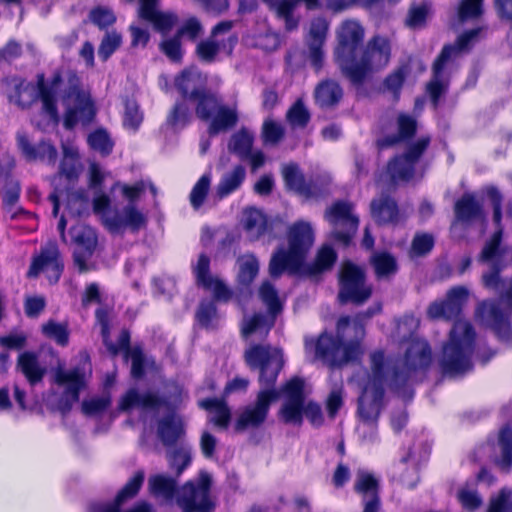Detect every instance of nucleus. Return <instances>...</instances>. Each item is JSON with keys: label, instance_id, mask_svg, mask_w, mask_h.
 I'll return each instance as SVG.
<instances>
[{"label": "nucleus", "instance_id": "obj_37", "mask_svg": "<svg viewBox=\"0 0 512 512\" xmlns=\"http://www.w3.org/2000/svg\"><path fill=\"white\" fill-rule=\"evenodd\" d=\"M176 479L165 474H156L148 479V488L150 493L165 503L177 501Z\"/></svg>", "mask_w": 512, "mask_h": 512}, {"label": "nucleus", "instance_id": "obj_44", "mask_svg": "<svg viewBox=\"0 0 512 512\" xmlns=\"http://www.w3.org/2000/svg\"><path fill=\"white\" fill-rule=\"evenodd\" d=\"M417 123L413 116L399 113L397 116L398 134L388 136L378 142L381 148L391 146L399 141L411 138L416 132Z\"/></svg>", "mask_w": 512, "mask_h": 512}, {"label": "nucleus", "instance_id": "obj_25", "mask_svg": "<svg viewBox=\"0 0 512 512\" xmlns=\"http://www.w3.org/2000/svg\"><path fill=\"white\" fill-rule=\"evenodd\" d=\"M70 235L73 242L77 245L74 252V264L80 273L89 270L87 260L92 256L97 244V236L89 226L77 224L70 229Z\"/></svg>", "mask_w": 512, "mask_h": 512}, {"label": "nucleus", "instance_id": "obj_2", "mask_svg": "<svg viewBox=\"0 0 512 512\" xmlns=\"http://www.w3.org/2000/svg\"><path fill=\"white\" fill-rule=\"evenodd\" d=\"M419 326V320L413 315L404 316L397 325V337L405 343L404 356L402 359L393 361L386 357L382 351H375L370 355V373L372 375V356L381 354L384 366L381 374L387 379L383 383V389L389 387L398 390L412 381L417 373L424 371L431 363V349L428 343L421 338L415 337L414 333Z\"/></svg>", "mask_w": 512, "mask_h": 512}, {"label": "nucleus", "instance_id": "obj_12", "mask_svg": "<svg viewBox=\"0 0 512 512\" xmlns=\"http://www.w3.org/2000/svg\"><path fill=\"white\" fill-rule=\"evenodd\" d=\"M212 477L201 471L195 480L186 482L177 493V504L183 512H212L215 504L210 495Z\"/></svg>", "mask_w": 512, "mask_h": 512}, {"label": "nucleus", "instance_id": "obj_16", "mask_svg": "<svg viewBox=\"0 0 512 512\" xmlns=\"http://www.w3.org/2000/svg\"><path fill=\"white\" fill-rule=\"evenodd\" d=\"M259 296L263 303L268 307L269 316L262 313L255 314L252 317H245L242 325V333L248 336L259 332L266 335L274 325V319L277 313L281 311V304L275 287L268 281L262 283L259 289Z\"/></svg>", "mask_w": 512, "mask_h": 512}, {"label": "nucleus", "instance_id": "obj_54", "mask_svg": "<svg viewBox=\"0 0 512 512\" xmlns=\"http://www.w3.org/2000/svg\"><path fill=\"white\" fill-rule=\"evenodd\" d=\"M128 500V483L124 484L114 501L108 503H92L89 512H128L123 505Z\"/></svg>", "mask_w": 512, "mask_h": 512}, {"label": "nucleus", "instance_id": "obj_48", "mask_svg": "<svg viewBox=\"0 0 512 512\" xmlns=\"http://www.w3.org/2000/svg\"><path fill=\"white\" fill-rule=\"evenodd\" d=\"M130 359L132 360L131 373L134 377H141L147 371L156 370L155 360L147 356L138 346H130Z\"/></svg>", "mask_w": 512, "mask_h": 512}, {"label": "nucleus", "instance_id": "obj_28", "mask_svg": "<svg viewBox=\"0 0 512 512\" xmlns=\"http://www.w3.org/2000/svg\"><path fill=\"white\" fill-rule=\"evenodd\" d=\"M209 268V257L205 254H200L197 262L192 265L197 284L212 291L215 299L219 301L229 300L232 295L231 291L221 279L210 275Z\"/></svg>", "mask_w": 512, "mask_h": 512}, {"label": "nucleus", "instance_id": "obj_43", "mask_svg": "<svg viewBox=\"0 0 512 512\" xmlns=\"http://www.w3.org/2000/svg\"><path fill=\"white\" fill-rule=\"evenodd\" d=\"M245 178L246 170L241 165H237L230 171L225 172L216 187L218 197L222 199L238 190Z\"/></svg>", "mask_w": 512, "mask_h": 512}, {"label": "nucleus", "instance_id": "obj_15", "mask_svg": "<svg viewBox=\"0 0 512 512\" xmlns=\"http://www.w3.org/2000/svg\"><path fill=\"white\" fill-rule=\"evenodd\" d=\"M233 21H222L212 30L211 36L200 41L196 47V54L205 63H212L217 60L220 52L230 55L238 41L235 35H231Z\"/></svg>", "mask_w": 512, "mask_h": 512}, {"label": "nucleus", "instance_id": "obj_35", "mask_svg": "<svg viewBox=\"0 0 512 512\" xmlns=\"http://www.w3.org/2000/svg\"><path fill=\"white\" fill-rule=\"evenodd\" d=\"M16 369L23 374L32 386L40 383L47 373L46 366L34 352L25 351L18 356Z\"/></svg>", "mask_w": 512, "mask_h": 512}, {"label": "nucleus", "instance_id": "obj_20", "mask_svg": "<svg viewBox=\"0 0 512 512\" xmlns=\"http://www.w3.org/2000/svg\"><path fill=\"white\" fill-rule=\"evenodd\" d=\"M63 268L64 265L56 243L49 242L41 248L39 255L33 257L27 276L36 278L44 272L51 283H56L60 279Z\"/></svg>", "mask_w": 512, "mask_h": 512}, {"label": "nucleus", "instance_id": "obj_52", "mask_svg": "<svg viewBox=\"0 0 512 512\" xmlns=\"http://www.w3.org/2000/svg\"><path fill=\"white\" fill-rule=\"evenodd\" d=\"M111 404V396L104 391L100 396L85 399L81 404V411L85 416L92 417L102 414Z\"/></svg>", "mask_w": 512, "mask_h": 512}, {"label": "nucleus", "instance_id": "obj_27", "mask_svg": "<svg viewBox=\"0 0 512 512\" xmlns=\"http://www.w3.org/2000/svg\"><path fill=\"white\" fill-rule=\"evenodd\" d=\"M469 291L464 286H456L447 292L446 299L431 303L427 309V315L431 319L456 318L462 306L468 299Z\"/></svg>", "mask_w": 512, "mask_h": 512}, {"label": "nucleus", "instance_id": "obj_57", "mask_svg": "<svg viewBox=\"0 0 512 512\" xmlns=\"http://www.w3.org/2000/svg\"><path fill=\"white\" fill-rule=\"evenodd\" d=\"M211 185V174L205 173L193 186L189 201L194 210H198L204 203Z\"/></svg>", "mask_w": 512, "mask_h": 512}, {"label": "nucleus", "instance_id": "obj_17", "mask_svg": "<svg viewBox=\"0 0 512 512\" xmlns=\"http://www.w3.org/2000/svg\"><path fill=\"white\" fill-rule=\"evenodd\" d=\"M324 217L332 226L333 237L348 245L359 224V219L353 212V205L346 201H337L326 210Z\"/></svg>", "mask_w": 512, "mask_h": 512}, {"label": "nucleus", "instance_id": "obj_47", "mask_svg": "<svg viewBox=\"0 0 512 512\" xmlns=\"http://www.w3.org/2000/svg\"><path fill=\"white\" fill-rule=\"evenodd\" d=\"M238 283L243 287H248L259 272V262L253 254H245L238 258Z\"/></svg>", "mask_w": 512, "mask_h": 512}, {"label": "nucleus", "instance_id": "obj_19", "mask_svg": "<svg viewBox=\"0 0 512 512\" xmlns=\"http://www.w3.org/2000/svg\"><path fill=\"white\" fill-rule=\"evenodd\" d=\"M430 143L429 137H422L409 146L406 152L389 162L387 171L393 182L408 181L415 175V167Z\"/></svg>", "mask_w": 512, "mask_h": 512}, {"label": "nucleus", "instance_id": "obj_62", "mask_svg": "<svg viewBox=\"0 0 512 512\" xmlns=\"http://www.w3.org/2000/svg\"><path fill=\"white\" fill-rule=\"evenodd\" d=\"M42 331L48 338L55 340L57 344L61 346L67 345L69 333L66 325L49 321L43 325Z\"/></svg>", "mask_w": 512, "mask_h": 512}, {"label": "nucleus", "instance_id": "obj_1", "mask_svg": "<svg viewBox=\"0 0 512 512\" xmlns=\"http://www.w3.org/2000/svg\"><path fill=\"white\" fill-rule=\"evenodd\" d=\"M245 357L250 367L260 369L261 389L255 400L239 411L235 429L240 432L258 429L266 422L271 405L279 397L274 384L284 364L281 350L270 346H254Z\"/></svg>", "mask_w": 512, "mask_h": 512}, {"label": "nucleus", "instance_id": "obj_18", "mask_svg": "<svg viewBox=\"0 0 512 512\" xmlns=\"http://www.w3.org/2000/svg\"><path fill=\"white\" fill-rule=\"evenodd\" d=\"M87 372L85 367L76 366L70 369H58L55 382L64 387V392L58 401V410L67 414L73 405L79 401V394L86 386Z\"/></svg>", "mask_w": 512, "mask_h": 512}, {"label": "nucleus", "instance_id": "obj_61", "mask_svg": "<svg viewBox=\"0 0 512 512\" xmlns=\"http://www.w3.org/2000/svg\"><path fill=\"white\" fill-rule=\"evenodd\" d=\"M90 147L103 155H108L112 151L113 143L108 133L99 129L91 133L88 137Z\"/></svg>", "mask_w": 512, "mask_h": 512}, {"label": "nucleus", "instance_id": "obj_8", "mask_svg": "<svg viewBox=\"0 0 512 512\" xmlns=\"http://www.w3.org/2000/svg\"><path fill=\"white\" fill-rule=\"evenodd\" d=\"M475 332L468 321L457 320L443 347L441 366L445 374L463 375L472 369Z\"/></svg>", "mask_w": 512, "mask_h": 512}, {"label": "nucleus", "instance_id": "obj_33", "mask_svg": "<svg viewBox=\"0 0 512 512\" xmlns=\"http://www.w3.org/2000/svg\"><path fill=\"white\" fill-rule=\"evenodd\" d=\"M203 84L201 73L196 69L184 70L176 79L175 86L181 92L184 98L197 101L204 95H211L201 89Z\"/></svg>", "mask_w": 512, "mask_h": 512}, {"label": "nucleus", "instance_id": "obj_32", "mask_svg": "<svg viewBox=\"0 0 512 512\" xmlns=\"http://www.w3.org/2000/svg\"><path fill=\"white\" fill-rule=\"evenodd\" d=\"M482 319L490 325L497 336L504 341L512 338V323L503 318L502 312L494 302H484L478 309Z\"/></svg>", "mask_w": 512, "mask_h": 512}, {"label": "nucleus", "instance_id": "obj_40", "mask_svg": "<svg viewBox=\"0 0 512 512\" xmlns=\"http://www.w3.org/2000/svg\"><path fill=\"white\" fill-rule=\"evenodd\" d=\"M282 174L289 189L307 198L318 196L314 185L305 182L297 164L290 163L285 165L282 169Z\"/></svg>", "mask_w": 512, "mask_h": 512}, {"label": "nucleus", "instance_id": "obj_41", "mask_svg": "<svg viewBox=\"0 0 512 512\" xmlns=\"http://www.w3.org/2000/svg\"><path fill=\"white\" fill-rule=\"evenodd\" d=\"M455 216L461 222L483 219L482 204L474 194L466 193L455 203Z\"/></svg>", "mask_w": 512, "mask_h": 512}, {"label": "nucleus", "instance_id": "obj_3", "mask_svg": "<svg viewBox=\"0 0 512 512\" xmlns=\"http://www.w3.org/2000/svg\"><path fill=\"white\" fill-rule=\"evenodd\" d=\"M381 304L376 303L364 314L355 318L341 317L337 322V336L322 334L316 342L306 341L307 350L314 349L317 358L330 366H341L356 360L362 354L361 340L365 331L363 320L369 319L381 311Z\"/></svg>", "mask_w": 512, "mask_h": 512}, {"label": "nucleus", "instance_id": "obj_51", "mask_svg": "<svg viewBox=\"0 0 512 512\" xmlns=\"http://www.w3.org/2000/svg\"><path fill=\"white\" fill-rule=\"evenodd\" d=\"M169 465L172 469H176L179 476L191 463L192 448L188 444L181 445L167 454Z\"/></svg>", "mask_w": 512, "mask_h": 512}, {"label": "nucleus", "instance_id": "obj_14", "mask_svg": "<svg viewBox=\"0 0 512 512\" xmlns=\"http://www.w3.org/2000/svg\"><path fill=\"white\" fill-rule=\"evenodd\" d=\"M371 294L372 287L366 283L363 269L351 262H345L339 275V301L342 304L351 302L361 305Z\"/></svg>", "mask_w": 512, "mask_h": 512}, {"label": "nucleus", "instance_id": "obj_30", "mask_svg": "<svg viewBox=\"0 0 512 512\" xmlns=\"http://www.w3.org/2000/svg\"><path fill=\"white\" fill-rule=\"evenodd\" d=\"M268 8L275 13L276 17L283 21L286 31L291 32L298 28L300 16L296 9L301 2H304L308 9L318 6V0H262Z\"/></svg>", "mask_w": 512, "mask_h": 512}, {"label": "nucleus", "instance_id": "obj_53", "mask_svg": "<svg viewBox=\"0 0 512 512\" xmlns=\"http://www.w3.org/2000/svg\"><path fill=\"white\" fill-rule=\"evenodd\" d=\"M310 117V112L301 99H298L286 113V120L293 129L305 128Z\"/></svg>", "mask_w": 512, "mask_h": 512}, {"label": "nucleus", "instance_id": "obj_39", "mask_svg": "<svg viewBox=\"0 0 512 512\" xmlns=\"http://www.w3.org/2000/svg\"><path fill=\"white\" fill-rule=\"evenodd\" d=\"M241 223L250 240L259 239L267 230V217L256 208L250 207L243 210Z\"/></svg>", "mask_w": 512, "mask_h": 512}, {"label": "nucleus", "instance_id": "obj_38", "mask_svg": "<svg viewBox=\"0 0 512 512\" xmlns=\"http://www.w3.org/2000/svg\"><path fill=\"white\" fill-rule=\"evenodd\" d=\"M371 215L379 224L396 223L399 220L397 204L387 195H381L372 200Z\"/></svg>", "mask_w": 512, "mask_h": 512}, {"label": "nucleus", "instance_id": "obj_60", "mask_svg": "<svg viewBox=\"0 0 512 512\" xmlns=\"http://www.w3.org/2000/svg\"><path fill=\"white\" fill-rule=\"evenodd\" d=\"M189 108L185 103H176L167 117V124L173 129H182L189 122Z\"/></svg>", "mask_w": 512, "mask_h": 512}, {"label": "nucleus", "instance_id": "obj_13", "mask_svg": "<svg viewBox=\"0 0 512 512\" xmlns=\"http://www.w3.org/2000/svg\"><path fill=\"white\" fill-rule=\"evenodd\" d=\"M196 115L202 120H210L208 133L216 135L233 128L238 121L235 106L222 104L214 95H204L196 106Z\"/></svg>", "mask_w": 512, "mask_h": 512}, {"label": "nucleus", "instance_id": "obj_58", "mask_svg": "<svg viewBox=\"0 0 512 512\" xmlns=\"http://www.w3.org/2000/svg\"><path fill=\"white\" fill-rule=\"evenodd\" d=\"M486 512H512V489L503 487L491 496Z\"/></svg>", "mask_w": 512, "mask_h": 512}, {"label": "nucleus", "instance_id": "obj_50", "mask_svg": "<svg viewBox=\"0 0 512 512\" xmlns=\"http://www.w3.org/2000/svg\"><path fill=\"white\" fill-rule=\"evenodd\" d=\"M253 136L247 130H240L231 136L228 148L241 159H247L251 152Z\"/></svg>", "mask_w": 512, "mask_h": 512}, {"label": "nucleus", "instance_id": "obj_34", "mask_svg": "<svg viewBox=\"0 0 512 512\" xmlns=\"http://www.w3.org/2000/svg\"><path fill=\"white\" fill-rule=\"evenodd\" d=\"M109 312L105 307H100L95 312L97 323L101 327V336L108 351L112 355L120 353L125 362H128V331L124 330L117 345L109 341Z\"/></svg>", "mask_w": 512, "mask_h": 512}, {"label": "nucleus", "instance_id": "obj_64", "mask_svg": "<svg viewBox=\"0 0 512 512\" xmlns=\"http://www.w3.org/2000/svg\"><path fill=\"white\" fill-rule=\"evenodd\" d=\"M87 206L88 198L84 190H77L68 194L67 208L73 215L81 216Z\"/></svg>", "mask_w": 512, "mask_h": 512}, {"label": "nucleus", "instance_id": "obj_55", "mask_svg": "<svg viewBox=\"0 0 512 512\" xmlns=\"http://www.w3.org/2000/svg\"><path fill=\"white\" fill-rule=\"evenodd\" d=\"M499 445L501 457L498 460V465L508 472L512 466V428L505 427L500 431Z\"/></svg>", "mask_w": 512, "mask_h": 512}, {"label": "nucleus", "instance_id": "obj_9", "mask_svg": "<svg viewBox=\"0 0 512 512\" xmlns=\"http://www.w3.org/2000/svg\"><path fill=\"white\" fill-rule=\"evenodd\" d=\"M480 28L472 29L460 35L454 45H447L433 65V77L427 84V92L434 108L437 107L439 98L448 87L449 70L452 62L463 52H466L478 40Z\"/></svg>", "mask_w": 512, "mask_h": 512}, {"label": "nucleus", "instance_id": "obj_31", "mask_svg": "<svg viewBox=\"0 0 512 512\" xmlns=\"http://www.w3.org/2000/svg\"><path fill=\"white\" fill-rule=\"evenodd\" d=\"M17 146L27 161H41L48 165L56 163L58 153L49 142L41 141L33 145L25 134L17 133Z\"/></svg>", "mask_w": 512, "mask_h": 512}, {"label": "nucleus", "instance_id": "obj_63", "mask_svg": "<svg viewBox=\"0 0 512 512\" xmlns=\"http://www.w3.org/2000/svg\"><path fill=\"white\" fill-rule=\"evenodd\" d=\"M3 206L11 209L19 200L20 184L17 180L11 178L6 179L5 185L1 192Z\"/></svg>", "mask_w": 512, "mask_h": 512}, {"label": "nucleus", "instance_id": "obj_11", "mask_svg": "<svg viewBox=\"0 0 512 512\" xmlns=\"http://www.w3.org/2000/svg\"><path fill=\"white\" fill-rule=\"evenodd\" d=\"M390 44L386 38L374 37L367 45L360 61L341 64L343 73L353 82L361 83L369 71L385 67L390 60Z\"/></svg>", "mask_w": 512, "mask_h": 512}, {"label": "nucleus", "instance_id": "obj_7", "mask_svg": "<svg viewBox=\"0 0 512 512\" xmlns=\"http://www.w3.org/2000/svg\"><path fill=\"white\" fill-rule=\"evenodd\" d=\"M287 238L288 249H278L270 259L269 273L274 278L285 271L289 273L299 271L314 242L313 228L309 222L297 221L289 227Z\"/></svg>", "mask_w": 512, "mask_h": 512}, {"label": "nucleus", "instance_id": "obj_22", "mask_svg": "<svg viewBox=\"0 0 512 512\" xmlns=\"http://www.w3.org/2000/svg\"><path fill=\"white\" fill-rule=\"evenodd\" d=\"M364 31L356 21L348 20L337 30L338 46L335 54L339 64L354 60L356 51L363 41Z\"/></svg>", "mask_w": 512, "mask_h": 512}, {"label": "nucleus", "instance_id": "obj_23", "mask_svg": "<svg viewBox=\"0 0 512 512\" xmlns=\"http://www.w3.org/2000/svg\"><path fill=\"white\" fill-rule=\"evenodd\" d=\"M67 97L72 106L66 113L65 127L71 129L78 122L83 125L89 124L95 116L94 104L90 95L80 87L71 85Z\"/></svg>", "mask_w": 512, "mask_h": 512}, {"label": "nucleus", "instance_id": "obj_26", "mask_svg": "<svg viewBox=\"0 0 512 512\" xmlns=\"http://www.w3.org/2000/svg\"><path fill=\"white\" fill-rule=\"evenodd\" d=\"M469 291L464 286H456L447 292L446 299L431 303L427 309V315L431 319L456 318L462 306L468 299Z\"/></svg>", "mask_w": 512, "mask_h": 512}, {"label": "nucleus", "instance_id": "obj_4", "mask_svg": "<svg viewBox=\"0 0 512 512\" xmlns=\"http://www.w3.org/2000/svg\"><path fill=\"white\" fill-rule=\"evenodd\" d=\"M489 198L493 205V221L497 226L490 240L484 245L478 261L489 266V270L481 277L483 287L500 297V300L512 310V279L500 277V271L512 261V249L501 245L502 218L501 201L502 197L496 188L488 190Z\"/></svg>", "mask_w": 512, "mask_h": 512}, {"label": "nucleus", "instance_id": "obj_5", "mask_svg": "<svg viewBox=\"0 0 512 512\" xmlns=\"http://www.w3.org/2000/svg\"><path fill=\"white\" fill-rule=\"evenodd\" d=\"M384 364L382 355L374 354L372 356V375H365L364 371H361L351 379L360 389L358 399L359 423L356 431L364 442H374L377 438L376 423L380 415L385 391L383 383L387 380L381 374Z\"/></svg>", "mask_w": 512, "mask_h": 512}, {"label": "nucleus", "instance_id": "obj_49", "mask_svg": "<svg viewBox=\"0 0 512 512\" xmlns=\"http://www.w3.org/2000/svg\"><path fill=\"white\" fill-rule=\"evenodd\" d=\"M377 278H389L397 272L396 259L389 253H375L371 258Z\"/></svg>", "mask_w": 512, "mask_h": 512}, {"label": "nucleus", "instance_id": "obj_56", "mask_svg": "<svg viewBox=\"0 0 512 512\" xmlns=\"http://www.w3.org/2000/svg\"><path fill=\"white\" fill-rule=\"evenodd\" d=\"M355 490L363 495V498L378 496V480L367 471L359 470L356 475Z\"/></svg>", "mask_w": 512, "mask_h": 512}, {"label": "nucleus", "instance_id": "obj_10", "mask_svg": "<svg viewBox=\"0 0 512 512\" xmlns=\"http://www.w3.org/2000/svg\"><path fill=\"white\" fill-rule=\"evenodd\" d=\"M282 392L285 398L279 410V417L284 423L300 426L305 415L312 425L322 424L321 407L314 402H305L304 381L301 378H292L285 384Z\"/></svg>", "mask_w": 512, "mask_h": 512}, {"label": "nucleus", "instance_id": "obj_42", "mask_svg": "<svg viewBox=\"0 0 512 512\" xmlns=\"http://www.w3.org/2000/svg\"><path fill=\"white\" fill-rule=\"evenodd\" d=\"M343 96L342 88L333 80L319 83L314 91L316 103L321 108H330L338 104Z\"/></svg>", "mask_w": 512, "mask_h": 512}, {"label": "nucleus", "instance_id": "obj_46", "mask_svg": "<svg viewBox=\"0 0 512 512\" xmlns=\"http://www.w3.org/2000/svg\"><path fill=\"white\" fill-rule=\"evenodd\" d=\"M146 189V183L143 181L137 182L130 186V232L138 231L146 228L147 217L146 215L133 206V202L140 197Z\"/></svg>", "mask_w": 512, "mask_h": 512}, {"label": "nucleus", "instance_id": "obj_36", "mask_svg": "<svg viewBox=\"0 0 512 512\" xmlns=\"http://www.w3.org/2000/svg\"><path fill=\"white\" fill-rule=\"evenodd\" d=\"M183 435L184 424L179 416L171 414L159 420L157 436L164 446H173Z\"/></svg>", "mask_w": 512, "mask_h": 512}, {"label": "nucleus", "instance_id": "obj_24", "mask_svg": "<svg viewBox=\"0 0 512 512\" xmlns=\"http://www.w3.org/2000/svg\"><path fill=\"white\" fill-rule=\"evenodd\" d=\"M92 205L94 213L101 217L103 224L111 232H119L128 225L127 207H124L119 214L117 207L107 194L97 190Z\"/></svg>", "mask_w": 512, "mask_h": 512}, {"label": "nucleus", "instance_id": "obj_6", "mask_svg": "<svg viewBox=\"0 0 512 512\" xmlns=\"http://www.w3.org/2000/svg\"><path fill=\"white\" fill-rule=\"evenodd\" d=\"M60 76L54 75L48 83L43 74L37 76V83L29 82L20 76H9L3 80L5 93L11 103L21 109L29 108L38 99L42 102L43 112L51 119H57L56 94Z\"/></svg>", "mask_w": 512, "mask_h": 512}, {"label": "nucleus", "instance_id": "obj_45", "mask_svg": "<svg viewBox=\"0 0 512 512\" xmlns=\"http://www.w3.org/2000/svg\"><path fill=\"white\" fill-rule=\"evenodd\" d=\"M200 407L210 412L209 421L219 428L228 427L231 419V411L227 404L216 398L204 399L200 402Z\"/></svg>", "mask_w": 512, "mask_h": 512}, {"label": "nucleus", "instance_id": "obj_29", "mask_svg": "<svg viewBox=\"0 0 512 512\" xmlns=\"http://www.w3.org/2000/svg\"><path fill=\"white\" fill-rule=\"evenodd\" d=\"M137 2L138 18L151 23L161 33L170 31L178 21L175 13L159 10L160 0H137Z\"/></svg>", "mask_w": 512, "mask_h": 512}, {"label": "nucleus", "instance_id": "obj_21", "mask_svg": "<svg viewBox=\"0 0 512 512\" xmlns=\"http://www.w3.org/2000/svg\"><path fill=\"white\" fill-rule=\"evenodd\" d=\"M329 31V22L324 17L313 18L305 35L307 58L316 71L322 68L324 45Z\"/></svg>", "mask_w": 512, "mask_h": 512}, {"label": "nucleus", "instance_id": "obj_59", "mask_svg": "<svg viewBox=\"0 0 512 512\" xmlns=\"http://www.w3.org/2000/svg\"><path fill=\"white\" fill-rule=\"evenodd\" d=\"M196 319L203 327H213L218 320L215 304L212 301L201 302L196 313Z\"/></svg>", "mask_w": 512, "mask_h": 512}]
</instances>
